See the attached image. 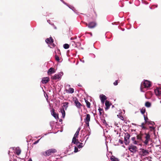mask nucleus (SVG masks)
Masks as SVG:
<instances>
[{
    "mask_svg": "<svg viewBox=\"0 0 161 161\" xmlns=\"http://www.w3.org/2000/svg\"><path fill=\"white\" fill-rule=\"evenodd\" d=\"M45 41L47 43L50 44H52L54 42L53 40L52 37H50L49 38H47L46 40Z\"/></svg>",
    "mask_w": 161,
    "mask_h": 161,
    "instance_id": "obj_11",
    "label": "nucleus"
},
{
    "mask_svg": "<svg viewBox=\"0 0 161 161\" xmlns=\"http://www.w3.org/2000/svg\"><path fill=\"white\" fill-rule=\"evenodd\" d=\"M148 125H153L155 124V123L154 122L151 121H148L147 123Z\"/></svg>",
    "mask_w": 161,
    "mask_h": 161,
    "instance_id": "obj_32",
    "label": "nucleus"
},
{
    "mask_svg": "<svg viewBox=\"0 0 161 161\" xmlns=\"http://www.w3.org/2000/svg\"><path fill=\"white\" fill-rule=\"evenodd\" d=\"M146 111L145 108H143L141 110V112L142 114H144Z\"/></svg>",
    "mask_w": 161,
    "mask_h": 161,
    "instance_id": "obj_33",
    "label": "nucleus"
},
{
    "mask_svg": "<svg viewBox=\"0 0 161 161\" xmlns=\"http://www.w3.org/2000/svg\"><path fill=\"white\" fill-rule=\"evenodd\" d=\"M55 72L54 69L52 67L50 68L47 72V73L48 75L51 74Z\"/></svg>",
    "mask_w": 161,
    "mask_h": 161,
    "instance_id": "obj_15",
    "label": "nucleus"
},
{
    "mask_svg": "<svg viewBox=\"0 0 161 161\" xmlns=\"http://www.w3.org/2000/svg\"><path fill=\"white\" fill-rule=\"evenodd\" d=\"M118 80H116L114 83V85L115 86H116L118 85Z\"/></svg>",
    "mask_w": 161,
    "mask_h": 161,
    "instance_id": "obj_41",
    "label": "nucleus"
},
{
    "mask_svg": "<svg viewBox=\"0 0 161 161\" xmlns=\"http://www.w3.org/2000/svg\"><path fill=\"white\" fill-rule=\"evenodd\" d=\"M90 35H91L92 34V33H90Z\"/></svg>",
    "mask_w": 161,
    "mask_h": 161,
    "instance_id": "obj_54",
    "label": "nucleus"
},
{
    "mask_svg": "<svg viewBox=\"0 0 161 161\" xmlns=\"http://www.w3.org/2000/svg\"><path fill=\"white\" fill-rule=\"evenodd\" d=\"M63 105L62 107V108H64V109L66 110L68 107V104H69V103L68 102H65L63 103Z\"/></svg>",
    "mask_w": 161,
    "mask_h": 161,
    "instance_id": "obj_20",
    "label": "nucleus"
},
{
    "mask_svg": "<svg viewBox=\"0 0 161 161\" xmlns=\"http://www.w3.org/2000/svg\"><path fill=\"white\" fill-rule=\"evenodd\" d=\"M85 102H86V105L87 107L88 108H90V105H91V103H90L89 102L87 101V100H86L85 99Z\"/></svg>",
    "mask_w": 161,
    "mask_h": 161,
    "instance_id": "obj_25",
    "label": "nucleus"
},
{
    "mask_svg": "<svg viewBox=\"0 0 161 161\" xmlns=\"http://www.w3.org/2000/svg\"><path fill=\"white\" fill-rule=\"evenodd\" d=\"M67 91L69 93H72L74 92V89L70 87L68 90H67Z\"/></svg>",
    "mask_w": 161,
    "mask_h": 161,
    "instance_id": "obj_23",
    "label": "nucleus"
},
{
    "mask_svg": "<svg viewBox=\"0 0 161 161\" xmlns=\"http://www.w3.org/2000/svg\"><path fill=\"white\" fill-rule=\"evenodd\" d=\"M131 140L133 142V143L134 144H137V142L135 140V137H133L131 138Z\"/></svg>",
    "mask_w": 161,
    "mask_h": 161,
    "instance_id": "obj_28",
    "label": "nucleus"
},
{
    "mask_svg": "<svg viewBox=\"0 0 161 161\" xmlns=\"http://www.w3.org/2000/svg\"><path fill=\"white\" fill-rule=\"evenodd\" d=\"M79 145H77V147L79 148H80L83 147V143H79Z\"/></svg>",
    "mask_w": 161,
    "mask_h": 161,
    "instance_id": "obj_36",
    "label": "nucleus"
},
{
    "mask_svg": "<svg viewBox=\"0 0 161 161\" xmlns=\"http://www.w3.org/2000/svg\"><path fill=\"white\" fill-rule=\"evenodd\" d=\"M62 121V119H60V120H59V121L60 122H61V121Z\"/></svg>",
    "mask_w": 161,
    "mask_h": 161,
    "instance_id": "obj_48",
    "label": "nucleus"
},
{
    "mask_svg": "<svg viewBox=\"0 0 161 161\" xmlns=\"http://www.w3.org/2000/svg\"><path fill=\"white\" fill-rule=\"evenodd\" d=\"M151 86V84L150 82L147 80H145L141 85V90L142 92H143L142 89L150 87Z\"/></svg>",
    "mask_w": 161,
    "mask_h": 161,
    "instance_id": "obj_2",
    "label": "nucleus"
},
{
    "mask_svg": "<svg viewBox=\"0 0 161 161\" xmlns=\"http://www.w3.org/2000/svg\"><path fill=\"white\" fill-rule=\"evenodd\" d=\"M99 97L101 100V103L103 104L105 101L107 99V97L105 95L103 94H102L100 95Z\"/></svg>",
    "mask_w": 161,
    "mask_h": 161,
    "instance_id": "obj_9",
    "label": "nucleus"
},
{
    "mask_svg": "<svg viewBox=\"0 0 161 161\" xmlns=\"http://www.w3.org/2000/svg\"><path fill=\"white\" fill-rule=\"evenodd\" d=\"M110 160L112 161H119V159L115 156L112 155L110 158Z\"/></svg>",
    "mask_w": 161,
    "mask_h": 161,
    "instance_id": "obj_21",
    "label": "nucleus"
},
{
    "mask_svg": "<svg viewBox=\"0 0 161 161\" xmlns=\"http://www.w3.org/2000/svg\"><path fill=\"white\" fill-rule=\"evenodd\" d=\"M86 25H87V26H88V25L87 24V23H86Z\"/></svg>",
    "mask_w": 161,
    "mask_h": 161,
    "instance_id": "obj_51",
    "label": "nucleus"
},
{
    "mask_svg": "<svg viewBox=\"0 0 161 161\" xmlns=\"http://www.w3.org/2000/svg\"><path fill=\"white\" fill-rule=\"evenodd\" d=\"M51 45L53 46V47H54L56 45L54 44L53 43L52 44H51Z\"/></svg>",
    "mask_w": 161,
    "mask_h": 161,
    "instance_id": "obj_44",
    "label": "nucleus"
},
{
    "mask_svg": "<svg viewBox=\"0 0 161 161\" xmlns=\"http://www.w3.org/2000/svg\"><path fill=\"white\" fill-rule=\"evenodd\" d=\"M144 134L141 133H140L139 135L137 136V139L139 140H141L142 136H143Z\"/></svg>",
    "mask_w": 161,
    "mask_h": 161,
    "instance_id": "obj_18",
    "label": "nucleus"
},
{
    "mask_svg": "<svg viewBox=\"0 0 161 161\" xmlns=\"http://www.w3.org/2000/svg\"><path fill=\"white\" fill-rule=\"evenodd\" d=\"M155 7H157V6H158V5H155Z\"/></svg>",
    "mask_w": 161,
    "mask_h": 161,
    "instance_id": "obj_52",
    "label": "nucleus"
},
{
    "mask_svg": "<svg viewBox=\"0 0 161 161\" xmlns=\"http://www.w3.org/2000/svg\"><path fill=\"white\" fill-rule=\"evenodd\" d=\"M55 60L58 61L59 62L60 60V58H59V57H58V55L57 54H56L55 56Z\"/></svg>",
    "mask_w": 161,
    "mask_h": 161,
    "instance_id": "obj_29",
    "label": "nucleus"
},
{
    "mask_svg": "<svg viewBox=\"0 0 161 161\" xmlns=\"http://www.w3.org/2000/svg\"><path fill=\"white\" fill-rule=\"evenodd\" d=\"M51 114L55 119H58V114H56L55 113V110L53 108L51 110Z\"/></svg>",
    "mask_w": 161,
    "mask_h": 161,
    "instance_id": "obj_8",
    "label": "nucleus"
},
{
    "mask_svg": "<svg viewBox=\"0 0 161 161\" xmlns=\"http://www.w3.org/2000/svg\"><path fill=\"white\" fill-rule=\"evenodd\" d=\"M145 135H146V136L145 137V138L146 140H150V136L149 134L145 133Z\"/></svg>",
    "mask_w": 161,
    "mask_h": 161,
    "instance_id": "obj_26",
    "label": "nucleus"
},
{
    "mask_svg": "<svg viewBox=\"0 0 161 161\" xmlns=\"http://www.w3.org/2000/svg\"><path fill=\"white\" fill-rule=\"evenodd\" d=\"M73 101L74 102L75 106L77 108L80 109L82 106V104L79 101L78 99L76 97L74 98L73 99Z\"/></svg>",
    "mask_w": 161,
    "mask_h": 161,
    "instance_id": "obj_3",
    "label": "nucleus"
},
{
    "mask_svg": "<svg viewBox=\"0 0 161 161\" xmlns=\"http://www.w3.org/2000/svg\"><path fill=\"white\" fill-rule=\"evenodd\" d=\"M130 137V135L128 133H126L125 134L124 137L125 139V143L126 145H127L129 144L130 142L129 139Z\"/></svg>",
    "mask_w": 161,
    "mask_h": 161,
    "instance_id": "obj_6",
    "label": "nucleus"
},
{
    "mask_svg": "<svg viewBox=\"0 0 161 161\" xmlns=\"http://www.w3.org/2000/svg\"><path fill=\"white\" fill-rule=\"evenodd\" d=\"M39 140H39H39H37L36 141H35V142L33 144H36L37 143L39 142Z\"/></svg>",
    "mask_w": 161,
    "mask_h": 161,
    "instance_id": "obj_43",
    "label": "nucleus"
},
{
    "mask_svg": "<svg viewBox=\"0 0 161 161\" xmlns=\"http://www.w3.org/2000/svg\"><path fill=\"white\" fill-rule=\"evenodd\" d=\"M97 25V24L96 22L93 21L90 22L88 25V27L90 29L94 28Z\"/></svg>",
    "mask_w": 161,
    "mask_h": 161,
    "instance_id": "obj_7",
    "label": "nucleus"
},
{
    "mask_svg": "<svg viewBox=\"0 0 161 161\" xmlns=\"http://www.w3.org/2000/svg\"><path fill=\"white\" fill-rule=\"evenodd\" d=\"M145 106L147 107H150L151 106V103L149 102H147L145 103Z\"/></svg>",
    "mask_w": 161,
    "mask_h": 161,
    "instance_id": "obj_27",
    "label": "nucleus"
},
{
    "mask_svg": "<svg viewBox=\"0 0 161 161\" xmlns=\"http://www.w3.org/2000/svg\"><path fill=\"white\" fill-rule=\"evenodd\" d=\"M111 104L110 103L108 100H106L105 105L106 107L105 108L106 110H108L109 108V107Z\"/></svg>",
    "mask_w": 161,
    "mask_h": 161,
    "instance_id": "obj_12",
    "label": "nucleus"
},
{
    "mask_svg": "<svg viewBox=\"0 0 161 161\" xmlns=\"http://www.w3.org/2000/svg\"><path fill=\"white\" fill-rule=\"evenodd\" d=\"M77 138H78V137L74 136L72 139V143H73L74 144H77L76 141L78 142V143H79V142L78 141V140L76 139Z\"/></svg>",
    "mask_w": 161,
    "mask_h": 161,
    "instance_id": "obj_17",
    "label": "nucleus"
},
{
    "mask_svg": "<svg viewBox=\"0 0 161 161\" xmlns=\"http://www.w3.org/2000/svg\"><path fill=\"white\" fill-rule=\"evenodd\" d=\"M90 132L89 131V134H88V135H90Z\"/></svg>",
    "mask_w": 161,
    "mask_h": 161,
    "instance_id": "obj_50",
    "label": "nucleus"
},
{
    "mask_svg": "<svg viewBox=\"0 0 161 161\" xmlns=\"http://www.w3.org/2000/svg\"><path fill=\"white\" fill-rule=\"evenodd\" d=\"M148 161H152L151 160H148Z\"/></svg>",
    "mask_w": 161,
    "mask_h": 161,
    "instance_id": "obj_53",
    "label": "nucleus"
},
{
    "mask_svg": "<svg viewBox=\"0 0 161 161\" xmlns=\"http://www.w3.org/2000/svg\"><path fill=\"white\" fill-rule=\"evenodd\" d=\"M103 122L104 123L105 122L106 123V121L105 120H103Z\"/></svg>",
    "mask_w": 161,
    "mask_h": 161,
    "instance_id": "obj_47",
    "label": "nucleus"
},
{
    "mask_svg": "<svg viewBox=\"0 0 161 161\" xmlns=\"http://www.w3.org/2000/svg\"><path fill=\"white\" fill-rule=\"evenodd\" d=\"M154 92L156 95H160L161 94V88H157L154 90Z\"/></svg>",
    "mask_w": 161,
    "mask_h": 161,
    "instance_id": "obj_10",
    "label": "nucleus"
},
{
    "mask_svg": "<svg viewBox=\"0 0 161 161\" xmlns=\"http://www.w3.org/2000/svg\"><path fill=\"white\" fill-rule=\"evenodd\" d=\"M98 110L99 112V114L100 115H101L102 114L103 112V109L99 108L98 109Z\"/></svg>",
    "mask_w": 161,
    "mask_h": 161,
    "instance_id": "obj_30",
    "label": "nucleus"
},
{
    "mask_svg": "<svg viewBox=\"0 0 161 161\" xmlns=\"http://www.w3.org/2000/svg\"><path fill=\"white\" fill-rule=\"evenodd\" d=\"M49 81V78L48 77L43 78L42 80V82L43 84H46Z\"/></svg>",
    "mask_w": 161,
    "mask_h": 161,
    "instance_id": "obj_13",
    "label": "nucleus"
},
{
    "mask_svg": "<svg viewBox=\"0 0 161 161\" xmlns=\"http://www.w3.org/2000/svg\"><path fill=\"white\" fill-rule=\"evenodd\" d=\"M60 112L62 114V117L64 118L65 115V113L64 110V108H62L60 109Z\"/></svg>",
    "mask_w": 161,
    "mask_h": 161,
    "instance_id": "obj_16",
    "label": "nucleus"
},
{
    "mask_svg": "<svg viewBox=\"0 0 161 161\" xmlns=\"http://www.w3.org/2000/svg\"><path fill=\"white\" fill-rule=\"evenodd\" d=\"M57 152V150L54 148L50 149L45 152H42L41 153V155L42 157H47Z\"/></svg>",
    "mask_w": 161,
    "mask_h": 161,
    "instance_id": "obj_1",
    "label": "nucleus"
},
{
    "mask_svg": "<svg viewBox=\"0 0 161 161\" xmlns=\"http://www.w3.org/2000/svg\"><path fill=\"white\" fill-rule=\"evenodd\" d=\"M142 152L143 154V155H146L149 154V152L147 150H145L144 149H142Z\"/></svg>",
    "mask_w": 161,
    "mask_h": 161,
    "instance_id": "obj_19",
    "label": "nucleus"
},
{
    "mask_svg": "<svg viewBox=\"0 0 161 161\" xmlns=\"http://www.w3.org/2000/svg\"><path fill=\"white\" fill-rule=\"evenodd\" d=\"M149 128L151 129V130L152 131L153 130H154L155 127H154L153 126H150Z\"/></svg>",
    "mask_w": 161,
    "mask_h": 161,
    "instance_id": "obj_42",
    "label": "nucleus"
},
{
    "mask_svg": "<svg viewBox=\"0 0 161 161\" xmlns=\"http://www.w3.org/2000/svg\"><path fill=\"white\" fill-rule=\"evenodd\" d=\"M144 119L145 122V123H147L149 119L147 117H145L144 115Z\"/></svg>",
    "mask_w": 161,
    "mask_h": 161,
    "instance_id": "obj_34",
    "label": "nucleus"
},
{
    "mask_svg": "<svg viewBox=\"0 0 161 161\" xmlns=\"http://www.w3.org/2000/svg\"><path fill=\"white\" fill-rule=\"evenodd\" d=\"M78 151V149L77 147H75V150H74V152L75 153H76Z\"/></svg>",
    "mask_w": 161,
    "mask_h": 161,
    "instance_id": "obj_39",
    "label": "nucleus"
},
{
    "mask_svg": "<svg viewBox=\"0 0 161 161\" xmlns=\"http://www.w3.org/2000/svg\"><path fill=\"white\" fill-rule=\"evenodd\" d=\"M119 142H120L121 144H122L123 143V142L120 140H119Z\"/></svg>",
    "mask_w": 161,
    "mask_h": 161,
    "instance_id": "obj_45",
    "label": "nucleus"
},
{
    "mask_svg": "<svg viewBox=\"0 0 161 161\" xmlns=\"http://www.w3.org/2000/svg\"><path fill=\"white\" fill-rule=\"evenodd\" d=\"M55 53H56V54H57V53L58 54H60V55L61 54V52L59 49H58L57 50L56 52L55 51Z\"/></svg>",
    "mask_w": 161,
    "mask_h": 161,
    "instance_id": "obj_38",
    "label": "nucleus"
},
{
    "mask_svg": "<svg viewBox=\"0 0 161 161\" xmlns=\"http://www.w3.org/2000/svg\"><path fill=\"white\" fill-rule=\"evenodd\" d=\"M80 127H79L77 131H76L75 133V134L74 136L78 137V136L79 134V131H80Z\"/></svg>",
    "mask_w": 161,
    "mask_h": 161,
    "instance_id": "obj_24",
    "label": "nucleus"
},
{
    "mask_svg": "<svg viewBox=\"0 0 161 161\" xmlns=\"http://www.w3.org/2000/svg\"><path fill=\"white\" fill-rule=\"evenodd\" d=\"M60 76L59 74H55L53 76H52L51 77V79L53 80H56L57 79H58L60 78Z\"/></svg>",
    "mask_w": 161,
    "mask_h": 161,
    "instance_id": "obj_14",
    "label": "nucleus"
},
{
    "mask_svg": "<svg viewBox=\"0 0 161 161\" xmlns=\"http://www.w3.org/2000/svg\"><path fill=\"white\" fill-rule=\"evenodd\" d=\"M144 123H143L141 125V127H142V129H146V127L144 126Z\"/></svg>",
    "mask_w": 161,
    "mask_h": 161,
    "instance_id": "obj_37",
    "label": "nucleus"
},
{
    "mask_svg": "<svg viewBox=\"0 0 161 161\" xmlns=\"http://www.w3.org/2000/svg\"><path fill=\"white\" fill-rule=\"evenodd\" d=\"M117 116H118V117L121 120H124V118L122 116L120 115H117Z\"/></svg>",
    "mask_w": 161,
    "mask_h": 161,
    "instance_id": "obj_35",
    "label": "nucleus"
},
{
    "mask_svg": "<svg viewBox=\"0 0 161 161\" xmlns=\"http://www.w3.org/2000/svg\"><path fill=\"white\" fill-rule=\"evenodd\" d=\"M76 143H77V144H76V145H78V143H79L80 142H79V143H78V142H77V141H76Z\"/></svg>",
    "mask_w": 161,
    "mask_h": 161,
    "instance_id": "obj_49",
    "label": "nucleus"
},
{
    "mask_svg": "<svg viewBox=\"0 0 161 161\" xmlns=\"http://www.w3.org/2000/svg\"><path fill=\"white\" fill-rule=\"evenodd\" d=\"M63 47L64 48L67 49L69 47V45L68 44H65L64 45Z\"/></svg>",
    "mask_w": 161,
    "mask_h": 161,
    "instance_id": "obj_31",
    "label": "nucleus"
},
{
    "mask_svg": "<svg viewBox=\"0 0 161 161\" xmlns=\"http://www.w3.org/2000/svg\"><path fill=\"white\" fill-rule=\"evenodd\" d=\"M91 116L89 114H86V117L84 119V121L87 127H89V122L90 121Z\"/></svg>",
    "mask_w": 161,
    "mask_h": 161,
    "instance_id": "obj_5",
    "label": "nucleus"
},
{
    "mask_svg": "<svg viewBox=\"0 0 161 161\" xmlns=\"http://www.w3.org/2000/svg\"><path fill=\"white\" fill-rule=\"evenodd\" d=\"M21 150L19 148H16L15 150L16 154L19 155L21 153Z\"/></svg>",
    "mask_w": 161,
    "mask_h": 161,
    "instance_id": "obj_22",
    "label": "nucleus"
},
{
    "mask_svg": "<svg viewBox=\"0 0 161 161\" xmlns=\"http://www.w3.org/2000/svg\"><path fill=\"white\" fill-rule=\"evenodd\" d=\"M149 141V140H147L146 139L145 141L144 142V143L145 144L147 145L148 144Z\"/></svg>",
    "mask_w": 161,
    "mask_h": 161,
    "instance_id": "obj_40",
    "label": "nucleus"
},
{
    "mask_svg": "<svg viewBox=\"0 0 161 161\" xmlns=\"http://www.w3.org/2000/svg\"><path fill=\"white\" fill-rule=\"evenodd\" d=\"M128 149L131 152L135 153L137 151V147L136 146L131 145L129 146Z\"/></svg>",
    "mask_w": 161,
    "mask_h": 161,
    "instance_id": "obj_4",
    "label": "nucleus"
},
{
    "mask_svg": "<svg viewBox=\"0 0 161 161\" xmlns=\"http://www.w3.org/2000/svg\"><path fill=\"white\" fill-rule=\"evenodd\" d=\"M28 161H32V160L31 158H30L29 159Z\"/></svg>",
    "mask_w": 161,
    "mask_h": 161,
    "instance_id": "obj_46",
    "label": "nucleus"
},
{
    "mask_svg": "<svg viewBox=\"0 0 161 161\" xmlns=\"http://www.w3.org/2000/svg\"><path fill=\"white\" fill-rule=\"evenodd\" d=\"M90 35H91L92 34V33H90Z\"/></svg>",
    "mask_w": 161,
    "mask_h": 161,
    "instance_id": "obj_55",
    "label": "nucleus"
}]
</instances>
